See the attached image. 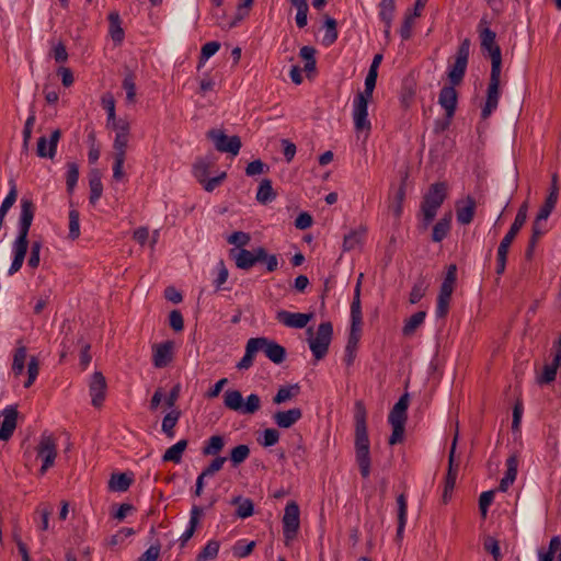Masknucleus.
<instances>
[{
    "label": "nucleus",
    "mask_w": 561,
    "mask_h": 561,
    "mask_svg": "<svg viewBox=\"0 0 561 561\" xmlns=\"http://www.w3.org/2000/svg\"><path fill=\"white\" fill-rule=\"evenodd\" d=\"M367 412L362 401L355 402V459L359 467L360 476L367 479L370 474V443L368 438Z\"/></svg>",
    "instance_id": "obj_1"
},
{
    "label": "nucleus",
    "mask_w": 561,
    "mask_h": 561,
    "mask_svg": "<svg viewBox=\"0 0 561 561\" xmlns=\"http://www.w3.org/2000/svg\"><path fill=\"white\" fill-rule=\"evenodd\" d=\"M35 214V206L28 198L21 199V214L19 219V231L16 239L13 242L14 257L9 267V275L19 272L24 263V259L28 248V231L32 226Z\"/></svg>",
    "instance_id": "obj_2"
},
{
    "label": "nucleus",
    "mask_w": 561,
    "mask_h": 561,
    "mask_svg": "<svg viewBox=\"0 0 561 561\" xmlns=\"http://www.w3.org/2000/svg\"><path fill=\"white\" fill-rule=\"evenodd\" d=\"M447 197V185L444 182H437L430 186L424 195L421 204V213L423 216V228L426 229L434 220L438 208L443 205Z\"/></svg>",
    "instance_id": "obj_3"
},
{
    "label": "nucleus",
    "mask_w": 561,
    "mask_h": 561,
    "mask_svg": "<svg viewBox=\"0 0 561 561\" xmlns=\"http://www.w3.org/2000/svg\"><path fill=\"white\" fill-rule=\"evenodd\" d=\"M308 343L316 359H322L329 350L333 335V325L331 322H322L319 324L316 334L312 328H308Z\"/></svg>",
    "instance_id": "obj_4"
},
{
    "label": "nucleus",
    "mask_w": 561,
    "mask_h": 561,
    "mask_svg": "<svg viewBox=\"0 0 561 561\" xmlns=\"http://www.w3.org/2000/svg\"><path fill=\"white\" fill-rule=\"evenodd\" d=\"M37 458L42 460L39 474L44 476L55 465L57 457V440L51 433L44 432L36 446Z\"/></svg>",
    "instance_id": "obj_5"
},
{
    "label": "nucleus",
    "mask_w": 561,
    "mask_h": 561,
    "mask_svg": "<svg viewBox=\"0 0 561 561\" xmlns=\"http://www.w3.org/2000/svg\"><path fill=\"white\" fill-rule=\"evenodd\" d=\"M470 46V39L465 38L458 47L455 61L448 70V79L453 85H458L462 82L468 66Z\"/></svg>",
    "instance_id": "obj_6"
},
{
    "label": "nucleus",
    "mask_w": 561,
    "mask_h": 561,
    "mask_svg": "<svg viewBox=\"0 0 561 561\" xmlns=\"http://www.w3.org/2000/svg\"><path fill=\"white\" fill-rule=\"evenodd\" d=\"M282 523L285 542L288 545L296 538L300 527V510L295 501L286 504Z\"/></svg>",
    "instance_id": "obj_7"
},
{
    "label": "nucleus",
    "mask_w": 561,
    "mask_h": 561,
    "mask_svg": "<svg viewBox=\"0 0 561 561\" xmlns=\"http://www.w3.org/2000/svg\"><path fill=\"white\" fill-rule=\"evenodd\" d=\"M369 99H364L363 95H355L353 101V122L354 128L357 134L365 133L368 136L371 124L368 118V103Z\"/></svg>",
    "instance_id": "obj_8"
},
{
    "label": "nucleus",
    "mask_w": 561,
    "mask_h": 561,
    "mask_svg": "<svg viewBox=\"0 0 561 561\" xmlns=\"http://www.w3.org/2000/svg\"><path fill=\"white\" fill-rule=\"evenodd\" d=\"M496 34L489 27L480 32L481 48L486 51L491 58V70H502L501 48L496 44Z\"/></svg>",
    "instance_id": "obj_9"
},
{
    "label": "nucleus",
    "mask_w": 561,
    "mask_h": 561,
    "mask_svg": "<svg viewBox=\"0 0 561 561\" xmlns=\"http://www.w3.org/2000/svg\"><path fill=\"white\" fill-rule=\"evenodd\" d=\"M501 70H491L486 90L485 104L481 111V117L486 119L497 108L500 100Z\"/></svg>",
    "instance_id": "obj_10"
},
{
    "label": "nucleus",
    "mask_w": 561,
    "mask_h": 561,
    "mask_svg": "<svg viewBox=\"0 0 561 561\" xmlns=\"http://www.w3.org/2000/svg\"><path fill=\"white\" fill-rule=\"evenodd\" d=\"M207 137L214 142L215 148L220 152H228L237 156L241 148V139L239 136L228 137L220 129H210Z\"/></svg>",
    "instance_id": "obj_11"
},
{
    "label": "nucleus",
    "mask_w": 561,
    "mask_h": 561,
    "mask_svg": "<svg viewBox=\"0 0 561 561\" xmlns=\"http://www.w3.org/2000/svg\"><path fill=\"white\" fill-rule=\"evenodd\" d=\"M229 255L234 260L236 266L240 270H250L257 262L263 261L265 257V249L259 247L253 251L247 249H231Z\"/></svg>",
    "instance_id": "obj_12"
},
{
    "label": "nucleus",
    "mask_w": 561,
    "mask_h": 561,
    "mask_svg": "<svg viewBox=\"0 0 561 561\" xmlns=\"http://www.w3.org/2000/svg\"><path fill=\"white\" fill-rule=\"evenodd\" d=\"M527 210H528L527 203H523L517 210V214L515 216V219H514L510 230L507 231V233L504 236V238L500 242L499 249L506 250V251L510 250L511 244L513 243L517 233L519 232V230L522 229V227L525 225V222L527 220Z\"/></svg>",
    "instance_id": "obj_13"
},
{
    "label": "nucleus",
    "mask_w": 561,
    "mask_h": 561,
    "mask_svg": "<svg viewBox=\"0 0 561 561\" xmlns=\"http://www.w3.org/2000/svg\"><path fill=\"white\" fill-rule=\"evenodd\" d=\"M106 380L101 371H95L89 383V392L91 396V403L94 408H100L104 400L106 393Z\"/></svg>",
    "instance_id": "obj_14"
},
{
    "label": "nucleus",
    "mask_w": 561,
    "mask_h": 561,
    "mask_svg": "<svg viewBox=\"0 0 561 561\" xmlns=\"http://www.w3.org/2000/svg\"><path fill=\"white\" fill-rule=\"evenodd\" d=\"M313 318V313L289 312L279 310L276 313V320L287 328L302 329Z\"/></svg>",
    "instance_id": "obj_15"
},
{
    "label": "nucleus",
    "mask_w": 561,
    "mask_h": 561,
    "mask_svg": "<svg viewBox=\"0 0 561 561\" xmlns=\"http://www.w3.org/2000/svg\"><path fill=\"white\" fill-rule=\"evenodd\" d=\"M0 420V439L8 440L14 433L18 420V409L15 405H8L1 413Z\"/></svg>",
    "instance_id": "obj_16"
},
{
    "label": "nucleus",
    "mask_w": 561,
    "mask_h": 561,
    "mask_svg": "<svg viewBox=\"0 0 561 561\" xmlns=\"http://www.w3.org/2000/svg\"><path fill=\"white\" fill-rule=\"evenodd\" d=\"M61 137L60 129H55L51 131L49 139L45 136L39 137L37 140L36 153L39 158H49L53 159L57 151V145Z\"/></svg>",
    "instance_id": "obj_17"
},
{
    "label": "nucleus",
    "mask_w": 561,
    "mask_h": 561,
    "mask_svg": "<svg viewBox=\"0 0 561 561\" xmlns=\"http://www.w3.org/2000/svg\"><path fill=\"white\" fill-rule=\"evenodd\" d=\"M457 91L454 85H445L440 89L438 95V103L445 110L447 118H451L455 115L457 107Z\"/></svg>",
    "instance_id": "obj_18"
},
{
    "label": "nucleus",
    "mask_w": 561,
    "mask_h": 561,
    "mask_svg": "<svg viewBox=\"0 0 561 561\" xmlns=\"http://www.w3.org/2000/svg\"><path fill=\"white\" fill-rule=\"evenodd\" d=\"M409 401L410 399L408 393H404L399 398L398 402L393 405L388 416V422L390 425L399 424L405 426Z\"/></svg>",
    "instance_id": "obj_19"
},
{
    "label": "nucleus",
    "mask_w": 561,
    "mask_h": 561,
    "mask_svg": "<svg viewBox=\"0 0 561 561\" xmlns=\"http://www.w3.org/2000/svg\"><path fill=\"white\" fill-rule=\"evenodd\" d=\"M302 417L300 408H293L286 411H277L273 414L274 423L280 428H289Z\"/></svg>",
    "instance_id": "obj_20"
},
{
    "label": "nucleus",
    "mask_w": 561,
    "mask_h": 561,
    "mask_svg": "<svg viewBox=\"0 0 561 561\" xmlns=\"http://www.w3.org/2000/svg\"><path fill=\"white\" fill-rule=\"evenodd\" d=\"M476 201L471 196H467L463 202L457 203L456 217L460 225H469L474 217Z\"/></svg>",
    "instance_id": "obj_21"
},
{
    "label": "nucleus",
    "mask_w": 561,
    "mask_h": 561,
    "mask_svg": "<svg viewBox=\"0 0 561 561\" xmlns=\"http://www.w3.org/2000/svg\"><path fill=\"white\" fill-rule=\"evenodd\" d=\"M173 342L167 341L153 347V365L157 368L168 366L172 360Z\"/></svg>",
    "instance_id": "obj_22"
},
{
    "label": "nucleus",
    "mask_w": 561,
    "mask_h": 561,
    "mask_svg": "<svg viewBox=\"0 0 561 561\" xmlns=\"http://www.w3.org/2000/svg\"><path fill=\"white\" fill-rule=\"evenodd\" d=\"M552 182H553L552 191L546 198L545 204L540 207V209L536 216V219H535V220H538L543 224L549 218V216L552 213L553 208L556 207V204L558 201V187L556 185L557 175H553Z\"/></svg>",
    "instance_id": "obj_23"
},
{
    "label": "nucleus",
    "mask_w": 561,
    "mask_h": 561,
    "mask_svg": "<svg viewBox=\"0 0 561 561\" xmlns=\"http://www.w3.org/2000/svg\"><path fill=\"white\" fill-rule=\"evenodd\" d=\"M560 357L561 355L558 354V348H554L552 363L545 365L542 374L537 378L539 385H547L556 379L558 368L560 367Z\"/></svg>",
    "instance_id": "obj_24"
},
{
    "label": "nucleus",
    "mask_w": 561,
    "mask_h": 561,
    "mask_svg": "<svg viewBox=\"0 0 561 561\" xmlns=\"http://www.w3.org/2000/svg\"><path fill=\"white\" fill-rule=\"evenodd\" d=\"M359 337H360V328L359 327H351V332H350L347 344L345 347V357H344V362L347 366H351L354 363Z\"/></svg>",
    "instance_id": "obj_25"
},
{
    "label": "nucleus",
    "mask_w": 561,
    "mask_h": 561,
    "mask_svg": "<svg viewBox=\"0 0 561 561\" xmlns=\"http://www.w3.org/2000/svg\"><path fill=\"white\" fill-rule=\"evenodd\" d=\"M367 229L360 226L357 229L351 230L347 234L344 236L343 240V250L352 251L358 245H360L365 239Z\"/></svg>",
    "instance_id": "obj_26"
},
{
    "label": "nucleus",
    "mask_w": 561,
    "mask_h": 561,
    "mask_svg": "<svg viewBox=\"0 0 561 561\" xmlns=\"http://www.w3.org/2000/svg\"><path fill=\"white\" fill-rule=\"evenodd\" d=\"M108 32L114 43L121 44L124 41L125 33L122 27V20L118 12L113 11L108 14Z\"/></svg>",
    "instance_id": "obj_27"
},
{
    "label": "nucleus",
    "mask_w": 561,
    "mask_h": 561,
    "mask_svg": "<svg viewBox=\"0 0 561 561\" xmlns=\"http://www.w3.org/2000/svg\"><path fill=\"white\" fill-rule=\"evenodd\" d=\"M203 515V508L194 505L191 510L190 523L187 529L180 537L181 546L184 547L186 542L193 537L196 527L199 522V517Z\"/></svg>",
    "instance_id": "obj_28"
},
{
    "label": "nucleus",
    "mask_w": 561,
    "mask_h": 561,
    "mask_svg": "<svg viewBox=\"0 0 561 561\" xmlns=\"http://www.w3.org/2000/svg\"><path fill=\"white\" fill-rule=\"evenodd\" d=\"M456 273H457L456 265H454V264L449 265L446 276L440 285L438 297L448 298V299L451 298L455 283H456Z\"/></svg>",
    "instance_id": "obj_29"
},
{
    "label": "nucleus",
    "mask_w": 561,
    "mask_h": 561,
    "mask_svg": "<svg viewBox=\"0 0 561 561\" xmlns=\"http://www.w3.org/2000/svg\"><path fill=\"white\" fill-rule=\"evenodd\" d=\"M90 197L89 201L94 205L103 193V184L99 170H92L89 175Z\"/></svg>",
    "instance_id": "obj_30"
},
{
    "label": "nucleus",
    "mask_w": 561,
    "mask_h": 561,
    "mask_svg": "<svg viewBox=\"0 0 561 561\" xmlns=\"http://www.w3.org/2000/svg\"><path fill=\"white\" fill-rule=\"evenodd\" d=\"M450 224L451 213H448L434 225L432 240L434 242H440L442 240H444L449 233Z\"/></svg>",
    "instance_id": "obj_31"
},
{
    "label": "nucleus",
    "mask_w": 561,
    "mask_h": 561,
    "mask_svg": "<svg viewBox=\"0 0 561 561\" xmlns=\"http://www.w3.org/2000/svg\"><path fill=\"white\" fill-rule=\"evenodd\" d=\"M215 164V160L213 157H205L198 159L193 165L194 176L198 182H205L208 176L209 169Z\"/></svg>",
    "instance_id": "obj_32"
},
{
    "label": "nucleus",
    "mask_w": 561,
    "mask_h": 561,
    "mask_svg": "<svg viewBox=\"0 0 561 561\" xmlns=\"http://www.w3.org/2000/svg\"><path fill=\"white\" fill-rule=\"evenodd\" d=\"M187 447V440L181 439L171 447H169L162 456L163 461H172L174 463H180L182 460V455Z\"/></svg>",
    "instance_id": "obj_33"
},
{
    "label": "nucleus",
    "mask_w": 561,
    "mask_h": 561,
    "mask_svg": "<svg viewBox=\"0 0 561 561\" xmlns=\"http://www.w3.org/2000/svg\"><path fill=\"white\" fill-rule=\"evenodd\" d=\"M293 8L297 10L296 13V25L299 28H304L308 24V2L307 0H287Z\"/></svg>",
    "instance_id": "obj_34"
},
{
    "label": "nucleus",
    "mask_w": 561,
    "mask_h": 561,
    "mask_svg": "<svg viewBox=\"0 0 561 561\" xmlns=\"http://www.w3.org/2000/svg\"><path fill=\"white\" fill-rule=\"evenodd\" d=\"M133 483V478L127 473H114L108 481V489L113 492H125Z\"/></svg>",
    "instance_id": "obj_35"
},
{
    "label": "nucleus",
    "mask_w": 561,
    "mask_h": 561,
    "mask_svg": "<svg viewBox=\"0 0 561 561\" xmlns=\"http://www.w3.org/2000/svg\"><path fill=\"white\" fill-rule=\"evenodd\" d=\"M360 282L358 280L355 291L354 298L351 305V327H362V309H360Z\"/></svg>",
    "instance_id": "obj_36"
},
{
    "label": "nucleus",
    "mask_w": 561,
    "mask_h": 561,
    "mask_svg": "<svg viewBox=\"0 0 561 561\" xmlns=\"http://www.w3.org/2000/svg\"><path fill=\"white\" fill-rule=\"evenodd\" d=\"M225 447V439L220 435L210 436L202 448L204 456H217Z\"/></svg>",
    "instance_id": "obj_37"
},
{
    "label": "nucleus",
    "mask_w": 561,
    "mask_h": 561,
    "mask_svg": "<svg viewBox=\"0 0 561 561\" xmlns=\"http://www.w3.org/2000/svg\"><path fill=\"white\" fill-rule=\"evenodd\" d=\"M397 506H398L397 537L401 538L403 535V531H404L405 524H407V511H408L407 497L403 493L398 495Z\"/></svg>",
    "instance_id": "obj_38"
},
{
    "label": "nucleus",
    "mask_w": 561,
    "mask_h": 561,
    "mask_svg": "<svg viewBox=\"0 0 561 561\" xmlns=\"http://www.w3.org/2000/svg\"><path fill=\"white\" fill-rule=\"evenodd\" d=\"M243 397L239 390L229 389L224 394V404L231 411L241 412Z\"/></svg>",
    "instance_id": "obj_39"
},
{
    "label": "nucleus",
    "mask_w": 561,
    "mask_h": 561,
    "mask_svg": "<svg viewBox=\"0 0 561 561\" xmlns=\"http://www.w3.org/2000/svg\"><path fill=\"white\" fill-rule=\"evenodd\" d=\"M265 355L274 364H280L285 360L286 350L280 344L270 340L268 344L266 345Z\"/></svg>",
    "instance_id": "obj_40"
},
{
    "label": "nucleus",
    "mask_w": 561,
    "mask_h": 561,
    "mask_svg": "<svg viewBox=\"0 0 561 561\" xmlns=\"http://www.w3.org/2000/svg\"><path fill=\"white\" fill-rule=\"evenodd\" d=\"M181 417V411L176 409H172L169 413L165 414V416L162 420V432L169 437L173 438L174 427Z\"/></svg>",
    "instance_id": "obj_41"
},
{
    "label": "nucleus",
    "mask_w": 561,
    "mask_h": 561,
    "mask_svg": "<svg viewBox=\"0 0 561 561\" xmlns=\"http://www.w3.org/2000/svg\"><path fill=\"white\" fill-rule=\"evenodd\" d=\"M426 312L417 311L413 313L409 319L405 320V323L402 329V333L405 336H411L414 334L416 329L421 327L425 320Z\"/></svg>",
    "instance_id": "obj_42"
},
{
    "label": "nucleus",
    "mask_w": 561,
    "mask_h": 561,
    "mask_svg": "<svg viewBox=\"0 0 561 561\" xmlns=\"http://www.w3.org/2000/svg\"><path fill=\"white\" fill-rule=\"evenodd\" d=\"M300 387L295 383L290 386L280 387L273 398L275 404H282L286 401L291 400L299 393Z\"/></svg>",
    "instance_id": "obj_43"
},
{
    "label": "nucleus",
    "mask_w": 561,
    "mask_h": 561,
    "mask_svg": "<svg viewBox=\"0 0 561 561\" xmlns=\"http://www.w3.org/2000/svg\"><path fill=\"white\" fill-rule=\"evenodd\" d=\"M379 9L380 20L383 22L385 26L391 27L396 10L394 0H381Z\"/></svg>",
    "instance_id": "obj_44"
},
{
    "label": "nucleus",
    "mask_w": 561,
    "mask_h": 561,
    "mask_svg": "<svg viewBox=\"0 0 561 561\" xmlns=\"http://www.w3.org/2000/svg\"><path fill=\"white\" fill-rule=\"evenodd\" d=\"M531 230H533V233H531V237H530L527 250H526L527 259L533 257V253H534V250H535V247H536L538 240L546 232L545 224L540 222L538 220H534Z\"/></svg>",
    "instance_id": "obj_45"
},
{
    "label": "nucleus",
    "mask_w": 561,
    "mask_h": 561,
    "mask_svg": "<svg viewBox=\"0 0 561 561\" xmlns=\"http://www.w3.org/2000/svg\"><path fill=\"white\" fill-rule=\"evenodd\" d=\"M220 548L218 540L211 539L196 556V561H209L217 558Z\"/></svg>",
    "instance_id": "obj_46"
},
{
    "label": "nucleus",
    "mask_w": 561,
    "mask_h": 561,
    "mask_svg": "<svg viewBox=\"0 0 561 561\" xmlns=\"http://www.w3.org/2000/svg\"><path fill=\"white\" fill-rule=\"evenodd\" d=\"M276 197V194L274 193V190L272 187V181L268 179H264L257 188L256 193V201L266 204L268 202H272Z\"/></svg>",
    "instance_id": "obj_47"
},
{
    "label": "nucleus",
    "mask_w": 561,
    "mask_h": 561,
    "mask_svg": "<svg viewBox=\"0 0 561 561\" xmlns=\"http://www.w3.org/2000/svg\"><path fill=\"white\" fill-rule=\"evenodd\" d=\"M336 25H337V23H336L335 19L328 16V15L325 16V19H324L325 34L322 38V43L324 46H331L337 39Z\"/></svg>",
    "instance_id": "obj_48"
},
{
    "label": "nucleus",
    "mask_w": 561,
    "mask_h": 561,
    "mask_svg": "<svg viewBox=\"0 0 561 561\" xmlns=\"http://www.w3.org/2000/svg\"><path fill=\"white\" fill-rule=\"evenodd\" d=\"M249 456H250L249 446L241 444L231 449L229 459H230L232 466L237 467V466L241 465L242 462H244Z\"/></svg>",
    "instance_id": "obj_49"
},
{
    "label": "nucleus",
    "mask_w": 561,
    "mask_h": 561,
    "mask_svg": "<svg viewBox=\"0 0 561 561\" xmlns=\"http://www.w3.org/2000/svg\"><path fill=\"white\" fill-rule=\"evenodd\" d=\"M233 504H239L237 508V516L240 518H248L254 513V505L250 499L242 500L240 496L232 500Z\"/></svg>",
    "instance_id": "obj_50"
},
{
    "label": "nucleus",
    "mask_w": 561,
    "mask_h": 561,
    "mask_svg": "<svg viewBox=\"0 0 561 561\" xmlns=\"http://www.w3.org/2000/svg\"><path fill=\"white\" fill-rule=\"evenodd\" d=\"M27 350L25 346H19L15 350L12 363V370L15 375H21L24 371Z\"/></svg>",
    "instance_id": "obj_51"
},
{
    "label": "nucleus",
    "mask_w": 561,
    "mask_h": 561,
    "mask_svg": "<svg viewBox=\"0 0 561 561\" xmlns=\"http://www.w3.org/2000/svg\"><path fill=\"white\" fill-rule=\"evenodd\" d=\"M252 3L253 0H239L236 18L231 22L222 24V27H234L238 24V22H240L244 19V16L248 15L249 9L251 8Z\"/></svg>",
    "instance_id": "obj_52"
},
{
    "label": "nucleus",
    "mask_w": 561,
    "mask_h": 561,
    "mask_svg": "<svg viewBox=\"0 0 561 561\" xmlns=\"http://www.w3.org/2000/svg\"><path fill=\"white\" fill-rule=\"evenodd\" d=\"M404 198H405V183L403 181L394 195L392 205L390 206L393 215L397 218H400V216L402 214Z\"/></svg>",
    "instance_id": "obj_53"
},
{
    "label": "nucleus",
    "mask_w": 561,
    "mask_h": 561,
    "mask_svg": "<svg viewBox=\"0 0 561 561\" xmlns=\"http://www.w3.org/2000/svg\"><path fill=\"white\" fill-rule=\"evenodd\" d=\"M261 408V399L257 394L251 393L247 397V400L242 402V414H254Z\"/></svg>",
    "instance_id": "obj_54"
},
{
    "label": "nucleus",
    "mask_w": 561,
    "mask_h": 561,
    "mask_svg": "<svg viewBox=\"0 0 561 561\" xmlns=\"http://www.w3.org/2000/svg\"><path fill=\"white\" fill-rule=\"evenodd\" d=\"M123 89L126 91L127 103L136 102V83L135 77L131 72L127 73L123 80Z\"/></svg>",
    "instance_id": "obj_55"
},
{
    "label": "nucleus",
    "mask_w": 561,
    "mask_h": 561,
    "mask_svg": "<svg viewBox=\"0 0 561 561\" xmlns=\"http://www.w3.org/2000/svg\"><path fill=\"white\" fill-rule=\"evenodd\" d=\"M378 72L368 71L365 79V90L363 92H358L356 95H363L364 99L371 100L374 89L376 87Z\"/></svg>",
    "instance_id": "obj_56"
},
{
    "label": "nucleus",
    "mask_w": 561,
    "mask_h": 561,
    "mask_svg": "<svg viewBox=\"0 0 561 561\" xmlns=\"http://www.w3.org/2000/svg\"><path fill=\"white\" fill-rule=\"evenodd\" d=\"M80 236L79 213L76 209L69 211V238L71 240L78 239Z\"/></svg>",
    "instance_id": "obj_57"
},
{
    "label": "nucleus",
    "mask_w": 561,
    "mask_h": 561,
    "mask_svg": "<svg viewBox=\"0 0 561 561\" xmlns=\"http://www.w3.org/2000/svg\"><path fill=\"white\" fill-rule=\"evenodd\" d=\"M250 240V234L243 231H236L227 239L228 243L233 244L239 249H243V247L248 245Z\"/></svg>",
    "instance_id": "obj_58"
},
{
    "label": "nucleus",
    "mask_w": 561,
    "mask_h": 561,
    "mask_svg": "<svg viewBox=\"0 0 561 561\" xmlns=\"http://www.w3.org/2000/svg\"><path fill=\"white\" fill-rule=\"evenodd\" d=\"M53 513V507L48 504H41L37 508H36V514L39 515V518H41V524H39V528L42 530H47L48 529V525H49V517Z\"/></svg>",
    "instance_id": "obj_59"
},
{
    "label": "nucleus",
    "mask_w": 561,
    "mask_h": 561,
    "mask_svg": "<svg viewBox=\"0 0 561 561\" xmlns=\"http://www.w3.org/2000/svg\"><path fill=\"white\" fill-rule=\"evenodd\" d=\"M39 365L36 357H31L27 365V380L24 383L25 388L31 387L38 376Z\"/></svg>",
    "instance_id": "obj_60"
},
{
    "label": "nucleus",
    "mask_w": 561,
    "mask_h": 561,
    "mask_svg": "<svg viewBox=\"0 0 561 561\" xmlns=\"http://www.w3.org/2000/svg\"><path fill=\"white\" fill-rule=\"evenodd\" d=\"M279 432L275 428H266L263 432V438L260 444L264 447H271L278 443Z\"/></svg>",
    "instance_id": "obj_61"
},
{
    "label": "nucleus",
    "mask_w": 561,
    "mask_h": 561,
    "mask_svg": "<svg viewBox=\"0 0 561 561\" xmlns=\"http://www.w3.org/2000/svg\"><path fill=\"white\" fill-rule=\"evenodd\" d=\"M483 547L485 551L491 553L495 561H500L502 558L499 541L493 537H488L484 540Z\"/></svg>",
    "instance_id": "obj_62"
},
{
    "label": "nucleus",
    "mask_w": 561,
    "mask_h": 561,
    "mask_svg": "<svg viewBox=\"0 0 561 561\" xmlns=\"http://www.w3.org/2000/svg\"><path fill=\"white\" fill-rule=\"evenodd\" d=\"M227 461L226 457L217 456L214 458L210 463L202 471L204 476L211 477L216 472L220 471L224 463Z\"/></svg>",
    "instance_id": "obj_63"
},
{
    "label": "nucleus",
    "mask_w": 561,
    "mask_h": 561,
    "mask_svg": "<svg viewBox=\"0 0 561 561\" xmlns=\"http://www.w3.org/2000/svg\"><path fill=\"white\" fill-rule=\"evenodd\" d=\"M268 171V167L263 163L260 159L250 162L245 168V174L248 176H254Z\"/></svg>",
    "instance_id": "obj_64"
}]
</instances>
